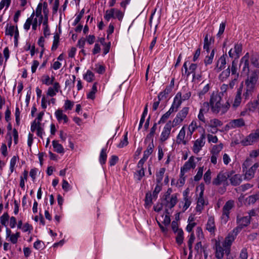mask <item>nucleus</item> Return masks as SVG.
I'll return each mask as SVG.
<instances>
[{
  "label": "nucleus",
  "instance_id": "f257e3e1",
  "mask_svg": "<svg viewBox=\"0 0 259 259\" xmlns=\"http://www.w3.org/2000/svg\"><path fill=\"white\" fill-rule=\"evenodd\" d=\"M222 98L220 93L217 91H213L210 97L209 104L211 110L215 114L220 113L221 115L225 114L230 107V104L227 101L225 104H222L221 101Z\"/></svg>",
  "mask_w": 259,
  "mask_h": 259
},
{
  "label": "nucleus",
  "instance_id": "f03ea898",
  "mask_svg": "<svg viewBox=\"0 0 259 259\" xmlns=\"http://www.w3.org/2000/svg\"><path fill=\"white\" fill-rule=\"evenodd\" d=\"M234 233L233 231L230 233L225 238L222 245L219 242H216L215 256L218 259H222L224 254L230 253L231 246L235 238Z\"/></svg>",
  "mask_w": 259,
  "mask_h": 259
},
{
  "label": "nucleus",
  "instance_id": "7ed1b4c3",
  "mask_svg": "<svg viewBox=\"0 0 259 259\" xmlns=\"http://www.w3.org/2000/svg\"><path fill=\"white\" fill-rule=\"evenodd\" d=\"M252 160L250 158H247L242 164V170L244 173V179L250 180L254 178L255 173L259 166L257 163L252 164Z\"/></svg>",
  "mask_w": 259,
  "mask_h": 259
},
{
  "label": "nucleus",
  "instance_id": "20e7f679",
  "mask_svg": "<svg viewBox=\"0 0 259 259\" xmlns=\"http://www.w3.org/2000/svg\"><path fill=\"white\" fill-rule=\"evenodd\" d=\"M259 70H255L250 72L245 80L243 87L253 93L255 90L258 79Z\"/></svg>",
  "mask_w": 259,
  "mask_h": 259
},
{
  "label": "nucleus",
  "instance_id": "39448f33",
  "mask_svg": "<svg viewBox=\"0 0 259 259\" xmlns=\"http://www.w3.org/2000/svg\"><path fill=\"white\" fill-rule=\"evenodd\" d=\"M229 177V175L227 172H224L223 171L220 172L215 178L212 183L215 186L223 185V188L221 190H219L220 193L223 194L226 190V187L229 185L228 179Z\"/></svg>",
  "mask_w": 259,
  "mask_h": 259
},
{
  "label": "nucleus",
  "instance_id": "423d86ee",
  "mask_svg": "<svg viewBox=\"0 0 259 259\" xmlns=\"http://www.w3.org/2000/svg\"><path fill=\"white\" fill-rule=\"evenodd\" d=\"M206 135L204 132L199 138L193 141L192 147L194 153L197 154L202 149L205 144Z\"/></svg>",
  "mask_w": 259,
  "mask_h": 259
},
{
  "label": "nucleus",
  "instance_id": "0eeeda50",
  "mask_svg": "<svg viewBox=\"0 0 259 259\" xmlns=\"http://www.w3.org/2000/svg\"><path fill=\"white\" fill-rule=\"evenodd\" d=\"M189 110V107H184L179 111L172 121L174 123V126H177L183 121L188 115Z\"/></svg>",
  "mask_w": 259,
  "mask_h": 259
},
{
  "label": "nucleus",
  "instance_id": "6e6552de",
  "mask_svg": "<svg viewBox=\"0 0 259 259\" xmlns=\"http://www.w3.org/2000/svg\"><path fill=\"white\" fill-rule=\"evenodd\" d=\"M250 222V217H243L237 218V226L233 229V232H235L236 235L243 228L247 226Z\"/></svg>",
  "mask_w": 259,
  "mask_h": 259
},
{
  "label": "nucleus",
  "instance_id": "1a4fd4ad",
  "mask_svg": "<svg viewBox=\"0 0 259 259\" xmlns=\"http://www.w3.org/2000/svg\"><path fill=\"white\" fill-rule=\"evenodd\" d=\"M234 202L233 200H229L227 201L223 208V213L221 217L222 221L226 223L229 218L230 210L234 206Z\"/></svg>",
  "mask_w": 259,
  "mask_h": 259
},
{
  "label": "nucleus",
  "instance_id": "9d476101",
  "mask_svg": "<svg viewBox=\"0 0 259 259\" xmlns=\"http://www.w3.org/2000/svg\"><path fill=\"white\" fill-rule=\"evenodd\" d=\"M175 126L171 121H169L165 124L160 135V140L162 142L165 141L169 138L172 127Z\"/></svg>",
  "mask_w": 259,
  "mask_h": 259
},
{
  "label": "nucleus",
  "instance_id": "9b49d317",
  "mask_svg": "<svg viewBox=\"0 0 259 259\" xmlns=\"http://www.w3.org/2000/svg\"><path fill=\"white\" fill-rule=\"evenodd\" d=\"M259 107V104L256 101L249 102L245 106L243 111L240 113L241 116H245L249 112H254L257 107Z\"/></svg>",
  "mask_w": 259,
  "mask_h": 259
},
{
  "label": "nucleus",
  "instance_id": "f8f14e48",
  "mask_svg": "<svg viewBox=\"0 0 259 259\" xmlns=\"http://www.w3.org/2000/svg\"><path fill=\"white\" fill-rule=\"evenodd\" d=\"M242 51V45L240 43H236L234 45V49H231L229 51V56L231 58L238 59Z\"/></svg>",
  "mask_w": 259,
  "mask_h": 259
},
{
  "label": "nucleus",
  "instance_id": "ddd939ff",
  "mask_svg": "<svg viewBox=\"0 0 259 259\" xmlns=\"http://www.w3.org/2000/svg\"><path fill=\"white\" fill-rule=\"evenodd\" d=\"M196 167V163L195 161V157L194 156H191L188 160L186 161L184 165L181 168V174L183 175L184 174L190 169H194Z\"/></svg>",
  "mask_w": 259,
  "mask_h": 259
},
{
  "label": "nucleus",
  "instance_id": "4468645a",
  "mask_svg": "<svg viewBox=\"0 0 259 259\" xmlns=\"http://www.w3.org/2000/svg\"><path fill=\"white\" fill-rule=\"evenodd\" d=\"M188 143V140L186 139V128L185 126H183L176 137V144L186 145Z\"/></svg>",
  "mask_w": 259,
  "mask_h": 259
},
{
  "label": "nucleus",
  "instance_id": "2eb2a0df",
  "mask_svg": "<svg viewBox=\"0 0 259 259\" xmlns=\"http://www.w3.org/2000/svg\"><path fill=\"white\" fill-rule=\"evenodd\" d=\"M178 194L177 193L173 194L168 197L167 195H165L166 206L169 208L174 207L178 202Z\"/></svg>",
  "mask_w": 259,
  "mask_h": 259
},
{
  "label": "nucleus",
  "instance_id": "dca6fc26",
  "mask_svg": "<svg viewBox=\"0 0 259 259\" xmlns=\"http://www.w3.org/2000/svg\"><path fill=\"white\" fill-rule=\"evenodd\" d=\"M259 140V130H256L254 133L248 136L244 142V145H250Z\"/></svg>",
  "mask_w": 259,
  "mask_h": 259
},
{
  "label": "nucleus",
  "instance_id": "f3484780",
  "mask_svg": "<svg viewBox=\"0 0 259 259\" xmlns=\"http://www.w3.org/2000/svg\"><path fill=\"white\" fill-rule=\"evenodd\" d=\"M250 56L248 53L241 59L240 65L242 66V71L245 73H248L249 70V60Z\"/></svg>",
  "mask_w": 259,
  "mask_h": 259
},
{
  "label": "nucleus",
  "instance_id": "a211bd4d",
  "mask_svg": "<svg viewBox=\"0 0 259 259\" xmlns=\"http://www.w3.org/2000/svg\"><path fill=\"white\" fill-rule=\"evenodd\" d=\"M227 57V54H223L218 60L216 63L214 69L217 72H220L222 69L225 68L226 64V58Z\"/></svg>",
  "mask_w": 259,
  "mask_h": 259
},
{
  "label": "nucleus",
  "instance_id": "6ab92c4d",
  "mask_svg": "<svg viewBox=\"0 0 259 259\" xmlns=\"http://www.w3.org/2000/svg\"><path fill=\"white\" fill-rule=\"evenodd\" d=\"M182 102L183 101H182L180 94H176L169 109L174 112H177L181 106Z\"/></svg>",
  "mask_w": 259,
  "mask_h": 259
},
{
  "label": "nucleus",
  "instance_id": "aec40b11",
  "mask_svg": "<svg viewBox=\"0 0 259 259\" xmlns=\"http://www.w3.org/2000/svg\"><path fill=\"white\" fill-rule=\"evenodd\" d=\"M245 121L243 118H238L230 120L227 126L230 128L241 127L245 125Z\"/></svg>",
  "mask_w": 259,
  "mask_h": 259
},
{
  "label": "nucleus",
  "instance_id": "412c9836",
  "mask_svg": "<svg viewBox=\"0 0 259 259\" xmlns=\"http://www.w3.org/2000/svg\"><path fill=\"white\" fill-rule=\"evenodd\" d=\"M34 16L35 13L34 12H33L31 14L30 16L27 19L23 26L24 29L26 31H28V30H29L31 24H35L36 25H38V18L34 17Z\"/></svg>",
  "mask_w": 259,
  "mask_h": 259
},
{
  "label": "nucleus",
  "instance_id": "4be33fe9",
  "mask_svg": "<svg viewBox=\"0 0 259 259\" xmlns=\"http://www.w3.org/2000/svg\"><path fill=\"white\" fill-rule=\"evenodd\" d=\"M55 115L57 120L60 123H66L68 121L67 116L63 113L62 110L58 109L55 112Z\"/></svg>",
  "mask_w": 259,
  "mask_h": 259
},
{
  "label": "nucleus",
  "instance_id": "5701e85b",
  "mask_svg": "<svg viewBox=\"0 0 259 259\" xmlns=\"http://www.w3.org/2000/svg\"><path fill=\"white\" fill-rule=\"evenodd\" d=\"M60 89V85L59 82H56L53 87H50L47 91V95L48 96L53 97L56 95Z\"/></svg>",
  "mask_w": 259,
  "mask_h": 259
},
{
  "label": "nucleus",
  "instance_id": "b1692460",
  "mask_svg": "<svg viewBox=\"0 0 259 259\" xmlns=\"http://www.w3.org/2000/svg\"><path fill=\"white\" fill-rule=\"evenodd\" d=\"M177 94H180L183 102L189 100L191 96V92L187 87H183L182 90Z\"/></svg>",
  "mask_w": 259,
  "mask_h": 259
},
{
  "label": "nucleus",
  "instance_id": "393cba45",
  "mask_svg": "<svg viewBox=\"0 0 259 259\" xmlns=\"http://www.w3.org/2000/svg\"><path fill=\"white\" fill-rule=\"evenodd\" d=\"M241 89V95H242V98L245 100H248L252 96L253 93L248 90L246 89L243 87V82L241 83L240 86L238 90Z\"/></svg>",
  "mask_w": 259,
  "mask_h": 259
},
{
  "label": "nucleus",
  "instance_id": "a878e982",
  "mask_svg": "<svg viewBox=\"0 0 259 259\" xmlns=\"http://www.w3.org/2000/svg\"><path fill=\"white\" fill-rule=\"evenodd\" d=\"M206 229L210 233H214L216 230L214 219L212 217H210L208 218V221L206 225Z\"/></svg>",
  "mask_w": 259,
  "mask_h": 259
},
{
  "label": "nucleus",
  "instance_id": "bb28decb",
  "mask_svg": "<svg viewBox=\"0 0 259 259\" xmlns=\"http://www.w3.org/2000/svg\"><path fill=\"white\" fill-rule=\"evenodd\" d=\"M55 78L54 76L52 77H50L48 75H44L42 76L41 82L43 84L49 86L50 85H54V84L56 82L55 81Z\"/></svg>",
  "mask_w": 259,
  "mask_h": 259
},
{
  "label": "nucleus",
  "instance_id": "cd10ccee",
  "mask_svg": "<svg viewBox=\"0 0 259 259\" xmlns=\"http://www.w3.org/2000/svg\"><path fill=\"white\" fill-rule=\"evenodd\" d=\"M17 31V32H19L17 25L16 26L13 25L9 26V24H7L6 27L5 34L6 35H10L12 36L13 35H15V34H16Z\"/></svg>",
  "mask_w": 259,
  "mask_h": 259
},
{
  "label": "nucleus",
  "instance_id": "c85d7f7f",
  "mask_svg": "<svg viewBox=\"0 0 259 259\" xmlns=\"http://www.w3.org/2000/svg\"><path fill=\"white\" fill-rule=\"evenodd\" d=\"M241 89L237 90L235 99L233 103V107L235 109L241 104L242 100Z\"/></svg>",
  "mask_w": 259,
  "mask_h": 259
},
{
  "label": "nucleus",
  "instance_id": "c756f323",
  "mask_svg": "<svg viewBox=\"0 0 259 259\" xmlns=\"http://www.w3.org/2000/svg\"><path fill=\"white\" fill-rule=\"evenodd\" d=\"M208 34H206L204 39V46L203 49L205 50L207 53L209 52V46L212 42L213 41L214 39L211 37H208Z\"/></svg>",
  "mask_w": 259,
  "mask_h": 259
},
{
  "label": "nucleus",
  "instance_id": "7c9ffc66",
  "mask_svg": "<svg viewBox=\"0 0 259 259\" xmlns=\"http://www.w3.org/2000/svg\"><path fill=\"white\" fill-rule=\"evenodd\" d=\"M230 181L233 186L239 185L242 181L241 176L240 174L234 175L230 178Z\"/></svg>",
  "mask_w": 259,
  "mask_h": 259
},
{
  "label": "nucleus",
  "instance_id": "2f4dec72",
  "mask_svg": "<svg viewBox=\"0 0 259 259\" xmlns=\"http://www.w3.org/2000/svg\"><path fill=\"white\" fill-rule=\"evenodd\" d=\"M230 74V67H228L226 69L223 70L219 75V79L221 81L226 80L229 77Z\"/></svg>",
  "mask_w": 259,
  "mask_h": 259
},
{
  "label": "nucleus",
  "instance_id": "473e14b6",
  "mask_svg": "<svg viewBox=\"0 0 259 259\" xmlns=\"http://www.w3.org/2000/svg\"><path fill=\"white\" fill-rule=\"evenodd\" d=\"M215 50L214 49H213L209 55H207L204 60V63L205 66H207L208 65L211 64L213 60V58L214 56Z\"/></svg>",
  "mask_w": 259,
  "mask_h": 259
},
{
  "label": "nucleus",
  "instance_id": "72a5a7b5",
  "mask_svg": "<svg viewBox=\"0 0 259 259\" xmlns=\"http://www.w3.org/2000/svg\"><path fill=\"white\" fill-rule=\"evenodd\" d=\"M250 60L251 64L255 67L259 68V55L257 53L252 54Z\"/></svg>",
  "mask_w": 259,
  "mask_h": 259
},
{
  "label": "nucleus",
  "instance_id": "f704fd0d",
  "mask_svg": "<svg viewBox=\"0 0 259 259\" xmlns=\"http://www.w3.org/2000/svg\"><path fill=\"white\" fill-rule=\"evenodd\" d=\"M206 204L204 198H198L196 207V211L201 212L203 209L204 206Z\"/></svg>",
  "mask_w": 259,
  "mask_h": 259
},
{
  "label": "nucleus",
  "instance_id": "c9c22d12",
  "mask_svg": "<svg viewBox=\"0 0 259 259\" xmlns=\"http://www.w3.org/2000/svg\"><path fill=\"white\" fill-rule=\"evenodd\" d=\"M97 82H95L92 88L91 91L87 94V98L94 100L96 97V94L97 92Z\"/></svg>",
  "mask_w": 259,
  "mask_h": 259
},
{
  "label": "nucleus",
  "instance_id": "e433bc0d",
  "mask_svg": "<svg viewBox=\"0 0 259 259\" xmlns=\"http://www.w3.org/2000/svg\"><path fill=\"white\" fill-rule=\"evenodd\" d=\"M223 122L217 118H213L209 120L208 126L209 127H218L223 125Z\"/></svg>",
  "mask_w": 259,
  "mask_h": 259
},
{
  "label": "nucleus",
  "instance_id": "4c0bfd02",
  "mask_svg": "<svg viewBox=\"0 0 259 259\" xmlns=\"http://www.w3.org/2000/svg\"><path fill=\"white\" fill-rule=\"evenodd\" d=\"M52 145L55 152L58 153H64V149L63 146L57 141H53Z\"/></svg>",
  "mask_w": 259,
  "mask_h": 259
},
{
  "label": "nucleus",
  "instance_id": "58836bf2",
  "mask_svg": "<svg viewBox=\"0 0 259 259\" xmlns=\"http://www.w3.org/2000/svg\"><path fill=\"white\" fill-rule=\"evenodd\" d=\"M165 171V168L164 167L160 168L156 174V182L157 183H161L163 180L164 174Z\"/></svg>",
  "mask_w": 259,
  "mask_h": 259
},
{
  "label": "nucleus",
  "instance_id": "ea45409f",
  "mask_svg": "<svg viewBox=\"0 0 259 259\" xmlns=\"http://www.w3.org/2000/svg\"><path fill=\"white\" fill-rule=\"evenodd\" d=\"M115 9H111L106 11L104 18L107 21H109L111 18H115Z\"/></svg>",
  "mask_w": 259,
  "mask_h": 259
},
{
  "label": "nucleus",
  "instance_id": "a19ab883",
  "mask_svg": "<svg viewBox=\"0 0 259 259\" xmlns=\"http://www.w3.org/2000/svg\"><path fill=\"white\" fill-rule=\"evenodd\" d=\"M237 64L235 60L232 62V64L230 69V73L232 76H235V77H238L239 73L237 72Z\"/></svg>",
  "mask_w": 259,
  "mask_h": 259
},
{
  "label": "nucleus",
  "instance_id": "79ce46f5",
  "mask_svg": "<svg viewBox=\"0 0 259 259\" xmlns=\"http://www.w3.org/2000/svg\"><path fill=\"white\" fill-rule=\"evenodd\" d=\"M106 150V148H103L100 154L99 162L102 165L104 164L107 160Z\"/></svg>",
  "mask_w": 259,
  "mask_h": 259
},
{
  "label": "nucleus",
  "instance_id": "37998d69",
  "mask_svg": "<svg viewBox=\"0 0 259 259\" xmlns=\"http://www.w3.org/2000/svg\"><path fill=\"white\" fill-rule=\"evenodd\" d=\"M134 174L135 178L139 181H140L142 178L145 176L144 168H139Z\"/></svg>",
  "mask_w": 259,
  "mask_h": 259
},
{
  "label": "nucleus",
  "instance_id": "c03bdc74",
  "mask_svg": "<svg viewBox=\"0 0 259 259\" xmlns=\"http://www.w3.org/2000/svg\"><path fill=\"white\" fill-rule=\"evenodd\" d=\"M172 90V88L170 87L168 85L167 86L163 92H161L159 93L158 95V98L162 99L166 98V96L171 92Z\"/></svg>",
  "mask_w": 259,
  "mask_h": 259
},
{
  "label": "nucleus",
  "instance_id": "a18cd8bd",
  "mask_svg": "<svg viewBox=\"0 0 259 259\" xmlns=\"http://www.w3.org/2000/svg\"><path fill=\"white\" fill-rule=\"evenodd\" d=\"M94 74L89 70H88L86 73L83 75V79L88 82H92L94 79Z\"/></svg>",
  "mask_w": 259,
  "mask_h": 259
},
{
  "label": "nucleus",
  "instance_id": "49530a36",
  "mask_svg": "<svg viewBox=\"0 0 259 259\" xmlns=\"http://www.w3.org/2000/svg\"><path fill=\"white\" fill-rule=\"evenodd\" d=\"M94 70L97 73L100 74H103L105 71V67L104 65L98 63L95 65V68Z\"/></svg>",
  "mask_w": 259,
  "mask_h": 259
},
{
  "label": "nucleus",
  "instance_id": "de8ad7c7",
  "mask_svg": "<svg viewBox=\"0 0 259 259\" xmlns=\"http://www.w3.org/2000/svg\"><path fill=\"white\" fill-rule=\"evenodd\" d=\"M154 147V146L152 141V142L148 145L147 149L144 151L143 155L148 157L153 152Z\"/></svg>",
  "mask_w": 259,
  "mask_h": 259
},
{
  "label": "nucleus",
  "instance_id": "09e8293b",
  "mask_svg": "<svg viewBox=\"0 0 259 259\" xmlns=\"http://www.w3.org/2000/svg\"><path fill=\"white\" fill-rule=\"evenodd\" d=\"M59 43V35L56 33L54 36V40L52 46V51H54L57 49Z\"/></svg>",
  "mask_w": 259,
  "mask_h": 259
},
{
  "label": "nucleus",
  "instance_id": "8fccbe9b",
  "mask_svg": "<svg viewBox=\"0 0 259 259\" xmlns=\"http://www.w3.org/2000/svg\"><path fill=\"white\" fill-rule=\"evenodd\" d=\"M223 148V144L222 143H220L218 145H214L212 147L211 152L212 154H214L215 155H218L220 152L222 150Z\"/></svg>",
  "mask_w": 259,
  "mask_h": 259
},
{
  "label": "nucleus",
  "instance_id": "3c124183",
  "mask_svg": "<svg viewBox=\"0 0 259 259\" xmlns=\"http://www.w3.org/2000/svg\"><path fill=\"white\" fill-rule=\"evenodd\" d=\"M177 236H176V241L177 243L181 245L184 240V232L183 230H179L178 232L176 233Z\"/></svg>",
  "mask_w": 259,
  "mask_h": 259
},
{
  "label": "nucleus",
  "instance_id": "603ef678",
  "mask_svg": "<svg viewBox=\"0 0 259 259\" xmlns=\"http://www.w3.org/2000/svg\"><path fill=\"white\" fill-rule=\"evenodd\" d=\"M211 171L210 169H208L204 175L203 180L206 184H209L211 183Z\"/></svg>",
  "mask_w": 259,
  "mask_h": 259
},
{
  "label": "nucleus",
  "instance_id": "864d4df0",
  "mask_svg": "<svg viewBox=\"0 0 259 259\" xmlns=\"http://www.w3.org/2000/svg\"><path fill=\"white\" fill-rule=\"evenodd\" d=\"M259 199V193L258 194L252 195L249 196L246 201L248 204H254L257 200Z\"/></svg>",
  "mask_w": 259,
  "mask_h": 259
},
{
  "label": "nucleus",
  "instance_id": "5fc2aeb1",
  "mask_svg": "<svg viewBox=\"0 0 259 259\" xmlns=\"http://www.w3.org/2000/svg\"><path fill=\"white\" fill-rule=\"evenodd\" d=\"M152 203V195L150 193H147L146 194L145 198V205L146 207L150 206Z\"/></svg>",
  "mask_w": 259,
  "mask_h": 259
},
{
  "label": "nucleus",
  "instance_id": "6e6d98bb",
  "mask_svg": "<svg viewBox=\"0 0 259 259\" xmlns=\"http://www.w3.org/2000/svg\"><path fill=\"white\" fill-rule=\"evenodd\" d=\"M173 112H172L170 109H169L168 111H167L165 114H164L162 116L158 123H164L166 121V120L169 117L170 114Z\"/></svg>",
  "mask_w": 259,
  "mask_h": 259
},
{
  "label": "nucleus",
  "instance_id": "4d7b16f0",
  "mask_svg": "<svg viewBox=\"0 0 259 259\" xmlns=\"http://www.w3.org/2000/svg\"><path fill=\"white\" fill-rule=\"evenodd\" d=\"M188 64H190L188 61H186L183 66L182 68V75H185L187 77L189 76V68H188Z\"/></svg>",
  "mask_w": 259,
  "mask_h": 259
},
{
  "label": "nucleus",
  "instance_id": "13d9d810",
  "mask_svg": "<svg viewBox=\"0 0 259 259\" xmlns=\"http://www.w3.org/2000/svg\"><path fill=\"white\" fill-rule=\"evenodd\" d=\"M18 159V157L16 156H14L10 160V170L11 172L12 173L15 169V167L17 163V161Z\"/></svg>",
  "mask_w": 259,
  "mask_h": 259
},
{
  "label": "nucleus",
  "instance_id": "bf43d9fd",
  "mask_svg": "<svg viewBox=\"0 0 259 259\" xmlns=\"http://www.w3.org/2000/svg\"><path fill=\"white\" fill-rule=\"evenodd\" d=\"M162 189V183H157L154 190L153 192V197L155 199L157 197L158 194L161 191Z\"/></svg>",
  "mask_w": 259,
  "mask_h": 259
},
{
  "label": "nucleus",
  "instance_id": "052dcab7",
  "mask_svg": "<svg viewBox=\"0 0 259 259\" xmlns=\"http://www.w3.org/2000/svg\"><path fill=\"white\" fill-rule=\"evenodd\" d=\"M207 141L209 143H217L218 142V138L216 136L208 134L206 136Z\"/></svg>",
  "mask_w": 259,
  "mask_h": 259
},
{
  "label": "nucleus",
  "instance_id": "680f3d73",
  "mask_svg": "<svg viewBox=\"0 0 259 259\" xmlns=\"http://www.w3.org/2000/svg\"><path fill=\"white\" fill-rule=\"evenodd\" d=\"M9 218V215L8 213L7 212L4 213L0 218L1 224L5 226H7Z\"/></svg>",
  "mask_w": 259,
  "mask_h": 259
},
{
  "label": "nucleus",
  "instance_id": "e2e57ef3",
  "mask_svg": "<svg viewBox=\"0 0 259 259\" xmlns=\"http://www.w3.org/2000/svg\"><path fill=\"white\" fill-rule=\"evenodd\" d=\"M203 172V166L200 167L198 168L196 175L194 176V180L195 181H199L202 177Z\"/></svg>",
  "mask_w": 259,
  "mask_h": 259
},
{
  "label": "nucleus",
  "instance_id": "0e129e2a",
  "mask_svg": "<svg viewBox=\"0 0 259 259\" xmlns=\"http://www.w3.org/2000/svg\"><path fill=\"white\" fill-rule=\"evenodd\" d=\"M189 67V75L191 74H193V76L194 77L195 76V71L197 68V65L195 63H190Z\"/></svg>",
  "mask_w": 259,
  "mask_h": 259
},
{
  "label": "nucleus",
  "instance_id": "69168bd1",
  "mask_svg": "<svg viewBox=\"0 0 259 259\" xmlns=\"http://www.w3.org/2000/svg\"><path fill=\"white\" fill-rule=\"evenodd\" d=\"M74 105V102L69 100H66L65 101L64 108L65 110H71Z\"/></svg>",
  "mask_w": 259,
  "mask_h": 259
},
{
  "label": "nucleus",
  "instance_id": "338daca9",
  "mask_svg": "<svg viewBox=\"0 0 259 259\" xmlns=\"http://www.w3.org/2000/svg\"><path fill=\"white\" fill-rule=\"evenodd\" d=\"M20 236L19 232H16L15 234H12L9 238L10 241L13 244H16L17 242L18 239Z\"/></svg>",
  "mask_w": 259,
  "mask_h": 259
},
{
  "label": "nucleus",
  "instance_id": "774afa93",
  "mask_svg": "<svg viewBox=\"0 0 259 259\" xmlns=\"http://www.w3.org/2000/svg\"><path fill=\"white\" fill-rule=\"evenodd\" d=\"M209 90V85L208 84H207L205 85L203 89L201 91H200L198 93V95L199 97L200 98H202V97L204 96L205 94H206Z\"/></svg>",
  "mask_w": 259,
  "mask_h": 259
}]
</instances>
